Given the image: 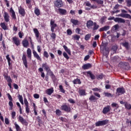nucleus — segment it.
Wrapping results in <instances>:
<instances>
[{
    "instance_id": "25",
    "label": "nucleus",
    "mask_w": 131,
    "mask_h": 131,
    "mask_svg": "<svg viewBox=\"0 0 131 131\" xmlns=\"http://www.w3.org/2000/svg\"><path fill=\"white\" fill-rule=\"evenodd\" d=\"M45 93L49 96H51V95H52V94L54 93V89L53 88L48 89L45 91Z\"/></svg>"
},
{
    "instance_id": "30",
    "label": "nucleus",
    "mask_w": 131,
    "mask_h": 131,
    "mask_svg": "<svg viewBox=\"0 0 131 131\" xmlns=\"http://www.w3.org/2000/svg\"><path fill=\"white\" fill-rule=\"evenodd\" d=\"M48 73H49L50 76L51 77L53 81H55V80L57 79V78H56V76H55V74H54V73L52 71L49 72Z\"/></svg>"
},
{
    "instance_id": "57",
    "label": "nucleus",
    "mask_w": 131,
    "mask_h": 131,
    "mask_svg": "<svg viewBox=\"0 0 131 131\" xmlns=\"http://www.w3.org/2000/svg\"><path fill=\"white\" fill-rule=\"evenodd\" d=\"M97 79H103L104 78V75L103 74H101L100 75H98L97 77Z\"/></svg>"
},
{
    "instance_id": "53",
    "label": "nucleus",
    "mask_w": 131,
    "mask_h": 131,
    "mask_svg": "<svg viewBox=\"0 0 131 131\" xmlns=\"http://www.w3.org/2000/svg\"><path fill=\"white\" fill-rule=\"evenodd\" d=\"M43 57H45V58H46L47 59H48V58H49V53L47 51L43 52Z\"/></svg>"
},
{
    "instance_id": "24",
    "label": "nucleus",
    "mask_w": 131,
    "mask_h": 131,
    "mask_svg": "<svg viewBox=\"0 0 131 131\" xmlns=\"http://www.w3.org/2000/svg\"><path fill=\"white\" fill-rule=\"evenodd\" d=\"M86 73H87L88 75H89V76H90V78H91V79L92 80L96 79V76H95V75H94V74H92V71H89L86 72Z\"/></svg>"
},
{
    "instance_id": "7",
    "label": "nucleus",
    "mask_w": 131,
    "mask_h": 131,
    "mask_svg": "<svg viewBox=\"0 0 131 131\" xmlns=\"http://www.w3.org/2000/svg\"><path fill=\"white\" fill-rule=\"evenodd\" d=\"M7 96L9 100L8 103L9 106H10L9 110H13V107L14 106V104H13V98L9 93H7Z\"/></svg>"
},
{
    "instance_id": "59",
    "label": "nucleus",
    "mask_w": 131,
    "mask_h": 131,
    "mask_svg": "<svg viewBox=\"0 0 131 131\" xmlns=\"http://www.w3.org/2000/svg\"><path fill=\"white\" fill-rule=\"evenodd\" d=\"M67 33L68 35H71L72 34V31L71 29H68L67 30Z\"/></svg>"
},
{
    "instance_id": "15",
    "label": "nucleus",
    "mask_w": 131,
    "mask_h": 131,
    "mask_svg": "<svg viewBox=\"0 0 131 131\" xmlns=\"http://www.w3.org/2000/svg\"><path fill=\"white\" fill-rule=\"evenodd\" d=\"M12 40L13 43H14V45H15L16 47H18V46H20V40L19 39V38L17 37H13L12 38Z\"/></svg>"
},
{
    "instance_id": "5",
    "label": "nucleus",
    "mask_w": 131,
    "mask_h": 131,
    "mask_svg": "<svg viewBox=\"0 0 131 131\" xmlns=\"http://www.w3.org/2000/svg\"><path fill=\"white\" fill-rule=\"evenodd\" d=\"M108 20H114L115 22H118V23H125V20L119 17H111L108 18Z\"/></svg>"
},
{
    "instance_id": "1",
    "label": "nucleus",
    "mask_w": 131,
    "mask_h": 131,
    "mask_svg": "<svg viewBox=\"0 0 131 131\" xmlns=\"http://www.w3.org/2000/svg\"><path fill=\"white\" fill-rule=\"evenodd\" d=\"M107 44L106 43H102L100 45V52L102 53L104 56H108L109 55V49L106 48Z\"/></svg>"
},
{
    "instance_id": "28",
    "label": "nucleus",
    "mask_w": 131,
    "mask_h": 131,
    "mask_svg": "<svg viewBox=\"0 0 131 131\" xmlns=\"http://www.w3.org/2000/svg\"><path fill=\"white\" fill-rule=\"evenodd\" d=\"M119 29V26L118 25H115L112 28V32H116L117 30Z\"/></svg>"
},
{
    "instance_id": "63",
    "label": "nucleus",
    "mask_w": 131,
    "mask_h": 131,
    "mask_svg": "<svg viewBox=\"0 0 131 131\" xmlns=\"http://www.w3.org/2000/svg\"><path fill=\"white\" fill-rule=\"evenodd\" d=\"M12 118L14 119L15 118V116H16V112H12L11 113Z\"/></svg>"
},
{
    "instance_id": "29",
    "label": "nucleus",
    "mask_w": 131,
    "mask_h": 131,
    "mask_svg": "<svg viewBox=\"0 0 131 131\" xmlns=\"http://www.w3.org/2000/svg\"><path fill=\"white\" fill-rule=\"evenodd\" d=\"M62 47L68 55H69V56H71V51L68 48V47L66 45H63Z\"/></svg>"
},
{
    "instance_id": "41",
    "label": "nucleus",
    "mask_w": 131,
    "mask_h": 131,
    "mask_svg": "<svg viewBox=\"0 0 131 131\" xmlns=\"http://www.w3.org/2000/svg\"><path fill=\"white\" fill-rule=\"evenodd\" d=\"M18 98L21 105H24V102H23V97L22 95H20V94H19L18 96Z\"/></svg>"
},
{
    "instance_id": "37",
    "label": "nucleus",
    "mask_w": 131,
    "mask_h": 131,
    "mask_svg": "<svg viewBox=\"0 0 131 131\" xmlns=\"http://www.w3.org/2000/svg\"><path fill=\"white\" fill-rule=\"evenodd\" d=\"M33 31L35 34V36L37 38H38L39 37V32H38V30L37 29H34Z\"/></svg>"
},
{
    "instance_id": "35",
    "label": "nucleus",
    "mask_w": 131,
    "mask_h": 131,
    "mask_svg": "<svg viewBox=\"0 0 131 131\" xmlns=\"http://www.w3.org/2000/svg\"><path fill=\"white\" fill-rule=\"evenodd\" d=\"M93 26H94V27L92 29L93 31H95V30H98V29H99V28L100 27V26H99V25L97 24V23H96V22H94Z\"/></svg>"
},
{
    "instance_id": "12",
    "label": "nucleus",
    "mask_w": 131,
    "mask_h": 131,
    "mask_svg": "<svg viewBox=\"0 0 131 131\" xmlns=\"http://www.w3.org/2000/svg\"><path fill=\"white\" fill-rule=\"evenodd\" d=\"M42 68H43L44 70H46L47 73H49V72H50V71H51V68H50V66L48 64V63L47 62L42 64Z\"/></svg>"
},
{
    "instance_id": "20",
    "label": "nucleus",
    "mask_w": 131,
    "mask_h": 131,
    "mask_svg": "<svg viewBox=\"0 0 131 131\" xmlns=\"http://www.w3.org/2000/svg\"><path fill=\"white\" fill-rule=\"evenodd\" d=\"M92 66L91 63H86L82 66V68L84 69V70H88V69H90V68H92Z\"/></svg>"
},
{
    "instance_id": "47",
    "label": "nucleus",
    "mask_w": 131,
    "mask_h": 131,
    "mask_svg": "<svg viewBox=\"0 0 131 131\" xmlns=\"http://www.w3.org/2000/svg\"><path fill=\"white\" fill-rule=\"evenodd\" d=\"M92 36V34H88L85 36L84 39L85 40H89Z\"/></svg>"
},
{
    "instance_id": "50",
    "label": "nucleus",
    "mask_w": 131,
    "mask_h": 131,
    "mask_svg": "<svg viewBox=\"0 0 131 131\" xmlns=\"http://www.w3.org/2000/svg\"><path fill=\"white\" fill-rule=\"evenodd\" d=\"M29 38L30 39V42L32 49H34V45H33V42H32V39L31 38V37H29Z\"/></svg>"
},
{
    "instance_id": "27",
    "label": "nucleus",
    "mask_w": 131,
    "mask_h": 131,
    "mask_svg": "<svg viewBox=\"0 0 131 131\" xmlns=\"http://www.w3.org/2000/svg\"><path fill=\"white\" fill-rule=\"evenodd\" d=\"M98 98L96 97V96H94V95H91L90 96V98H89V101H90V102H96V101L98 100Z\"/></svg>"
},
{
    "instance_id": "19",
    "label": "nucleus",
    "mask_w": 131,
    "mask_h": 131,
    "mask_svg": "<svg viewBox=\"0 0 131 131\" xmlns=\"http://www.w3.org/2000/svg\"><path fill=\"white\" fill-rule=\"evenodd\" d=\"M94 23L92 20H89L87 21L86 23V27L90 29V28H92L93 26H94Z\"/></svg>"
},
{
    "instance_id": "8",
    "label": "nucleus",
    "mask_w": 131,
    "mask_h": 131,
    "mask_svg": "<svg viewBox=\"0 0 131 131\" xmlns=\"http://www.w3.org/2000/svg\"><path fill=\"white\" fill-rule=\"evenodd\" d=\"M123 94H125V89L123 87L117 89L116 95L118 94V96H120V95H123Z\"/></svg>"
},
{
    "instance_id": "2",
    "label": "nucleus",
    "mask_w": 131,
    "mask_h": 131,
    "mask_svg": "<svg viewBox=\"0 0 131 131\" xmlns=\"http://www.w3.org/2000/svg\"><path fill=\"white\" fill-rule=\"evenodd\" d=\"M119 67H120L122 69H124V70H129V68H130L129 63L125 61H121L119 63Z\"/></svg>"
},
{
    "instance_id": "10",
    "label": "nucleus",
    "mask_w": 131,
    "mask_h": 131,
    "mask_svg": "<svg viewBox=\"0 0 131 131\" xmlns=\"http://www.w3.org/2000/svg\"><path fill=\"white\" fill-rule=\"evenodd\" d=\"M57 13L61 16H65V15H67V10L59 8L57 9Z\"/></svg>"
},
{
    "instance_id": "64",
    "label": "nucleus",
    "mask_w": 131,
    "mask_h": 131,
    "mask_svg": "<svg viewBox=\"0 0 131 131\" xmlns=\"http://www.w3.org/2000/svg\"><path fill=\"white\" fill-rule=\"evenodd\" d=\"M127 7L131 6V0H128L127 1Z\"/></svg>"
},
{
    "instance_id": "17",
    "label": "nucleus",
    "mask_w": 131,
    "mask_h": 131,
    "mask_svg": "<svg viewBox=\"0 0 131 131\" xmlns=\"http://www.w3.org/2000/svg\"><path fill=\"white\" fill-rule=\"evenodd\" d=\"M110 110H111V107L110 105H107L103 108L102 113L103 114H107L108 112H110Z\"/></svg>"
},
{
    "instance_id": "46",
    "label": "nucleus",
    "mask_w": 131,
    "mask_h": 131,
    "mask_svg": "<svg viewBox=\"0 0 131 131\" xmlns=\"http://www.w3.org/2000/svg\"><path fill=\"white\" fill-rule=\"evenodd\" d=\"M14 125L16 131H22L21 130V127H20V126H19V125H18L17 123H15Z\"/></svg>"
},
{
    "instance_id": "44",
    "label": "nucleus",
    "mask_w": 131,
    "mask_h": 131,
    "mask_svg": "<svg viewBox=\"0 0 131 131\" xmlns=\"http://www.w3.org/2000/svg\"><path fill=\"white\" fill-rule=\"evenodd\" d=\"M117 49H118L117 46H114L112 47V50H113V54L116 53V52L117 51Z\"/></svg>"
},
{
    "instance_id": "54",
    "label": "nucleus",
    "mask_w": 131,
    "mask_h": 131,
    "mask_svg": "<svg viewBox=\"0 0 131 131\" xmlns=\"http://www.w3.org/2000/svg\"><path fill=\"white\" fill-rule=\"evenodd\" d=\"M63 56L66 58V59H67V60H69V56L66 52H63Z\"/></svg>"
},
{
    "instance_id": "36",
    "label": "nucleus",
    "mask_w": 131,
    "mask_h": 131,
    "mask_svg": "<svg viewBox=\"0 0 131 131\" xmlns=\"http://www.w3.org/2000/svg\"><path fill=\"white\" fill-rule=\"evenodd\" d=\"M79 38H80V36L77 34H75L72 36V39L73 40H79Z\"/></svg>"
},
{
    "instance_id": "26",
    "label": "nucleus",
    "mask_w": 131,
    "mask_h": 131,
    "mask_svg": "<svg viewBox=\"0 0 131 131\" xmlns=\"http://www.w3.org/2000/svg\"><path fill=\"white\" fill-rule=\"evenodd\" d=\"M70 22H71L73 25H75V26H77V25L79 24V21L74 18L71 19Z\"/></svg>"
},
{
    "instance_id": "38",
    "label": "nucleus",
    "mask_w": 131,
    "mask_h": 131,
    "mask_svg": "<svg viewBox=\"0 0 131 131\" xmlns=\"http://www.w3.org/2000/svg\"><path fill=\"white\" fill-rule=\"evenodd\" d=\"M91 2H95L97 3L98 5H103L104 4V1L102 0H90Z\"/></svg>"
},
{
    "instance_id": "58",
    "label": "nucleus",
    "mask_w": 131,
    "mask_h": 131,
    "mask_svg": "<svg viewBox=\"0 0 131 131\" xmlns=\"http://www.w3.org/2000/svg\"><path fill=\"white\" fill-rule=\"evenodd\" d=\"M68 101L70 104H75V101L72 98L69 99Z\"/></svg>"
},
{
    "instance_id": "49",
    "label": "nucleus",
    "mask_w": 131,
    "mask_h": 131,
    "mask_svg": "<svg viewBox=\"0 0 131 131\" xmlns=\"http://www.w3.org/2000/svg\"><path fill=\"white\" fill-rule=\"evenodd\" d=\"M59 88L60 92H61V93H62L63 94H65V90L63 89V85H60L59 86Z\"/></svg>"
},
{
    "instance_id": "34",
    "label": "nucleus",
    "mask_w": 131,
    "mask_h": 131,
    "mask_svg": "<svg viewBox=\"0 0 131 131\" xmlns=\"http://www.w3.org/2000/svg\"><path fill=\"white\" fill-rule=\"evenodd\" d=\"M10 13L12 14L11 17L12 19H14V20L17 19V17H16V14L15 13V11L12 8L10 9Z\"/></svg>"
},
{
    "instance_id": "48",
    "label": "nucleus",
    "mask_w": 131,
    "mask_h": 131,
    "mask_svg": "<svg viewBox=\"0 0 131 131\" xmlns=\"http://www.w3.org/2000/svg\"><path fill=\"white\" fill-rule=\"evenodd\" d=\"M112 107H113V108L115 107L116 109H118V108H119V105H118V104L116 103H113L112 104Z\"/></svg>"
},
{
    "instance_id": "22",
    "label": "nucleus",
    "mask_w": 131,
    "mask_h": 131,
    "mask_svg": "<svg viewBox=\"0 0 131 131\" xmlns=\"http://www.w3.org/2000/svg\"><path fill=\"white\" fill-rule=\"evenodd\" d=\"M33 54L34 58H36V59H37V60H38L39 61H41V58H40V57L37 54L36 51H35V50L33 51Z\"/></svg>"
},
{
    "instance_id": "51",
    "label": "nucleus",
    "mask_w": 131,
    "mask_h": 131,
    "mask_svg": "<svg viewBox=\"0 0 131 131\" xmlns=\"http://www.w3.org/2000/svg\"><path fill=\"white\" fill-rule=\"evenodd\" d=\"M123 47H124L126 50H128V42H125L124 43H122Z\"/></svg>"
},
{
    "instance_id": "3",
    "label": "nucleus",
    "mask_w": 131,
    "mask_h": 131,
    "mask_svg": "<svg viewBox=\"0 0 131 131\" xmlns=\"http://www.w3.org/2000/svg\"><path fill=\"white\" fill-rule=\"evenodd\" d=\"M4 78L7 80L8 82V85L9 86L10 89H12V82H13V80L11 78V77L9 76L8 73H5L3 75Z\"/></svg>"
},
{
    "instance_id": "31",
    "label": "nucleus",
    "mask_w": 131,
    "mask_h": 131,
    "mask_svg": "<svg viewBox=\"0 0 131 131\" xmlns=\"http://www.w3.org/2000/svg\"><path fill=\"white\" fill-rule=\"evenodd\" d=\"M1 27L4 30H8V26L6 25V23H1L0 24Z\"/></svg>"
},
{
    "instance_id": "32",
    "label": "nucleus",
    "mask_w": 131,
    "mask_h": 131,
    "mask_svg": "<svg viewBox=\"0 0 131 131\" xmlns=\"http://www.w3.org/2000/svg\"><path fill=\"white\" fill-rule=\"evenodd\" d=\"M80 96H86V93H85V90L83 89L79 90L78 91Z\"/></svg>"
},
{
    "instance_id": "9",
    "label": "nucleus",
    "mask_w": 131,
    "mask_h": 131,
    "mask_svg": "<svg viewBox=\"0 0 131 131\" xmlns=\"http://www.w3.org/2000/svg\"><path fill=\"white\" fill-rule=\"evenodd\" d=\"M54 6L56 7V8H62L64 6V4H63V1L62 0H56L54 2Z\"/></svg>"
},
{
    "instance_id": "43",
    "label": "nucleus",
    "mask_w": 131,
    "mask_h": 131,
    "mask_svg": "<svg viewBox=\"0 0 131 131\" xmlns=\"http://www.w3.org/2000/svg\"><path fill=\"white\" fill-rule=\"evenodd\" d=\"M34 13L36 16H39L40 15V11L38 8H36L34 10Z\"/></svg>"
},
{
    "instance_id": "62",
    "label": "nucleus",
    "mask_w": 131,
    "mask_h": 131,
    "mask_svg": "<svg viewBox=\"0 0 131 131\" xmlns=\"http://www.w3.org/2000/svg\"><path fill=\"white\" fill-rule=\"evenodd\" d=\"M91 58V56H90V55H88L84 57V61H88L89 59Z\"/></svg>"
},
{
    "instance_id": "13",
    "label": "nucleus",
    "mask_w": 131,
    "mask_h": 131,
    "mask_svg": "<svg viewBox=\"0 0 131 131\" xmlns=\"http://www.w3.org/2000/svg\"><path fill=\"white\" fill-rule=\"evenodd\" d=\"M18 10L19 15H21L22 17H24L25 16V14H26V12H25V9L20 6L18 7Z\"/></svg>"
},
{
    "instance_id": "6",
    "label": "nucleus",
    "mask_w": 131,
    "mask_h": 131,
    "mask_svg": "<svg viewBox=\"0 0 131 131\" xmlns=\"http://www.w3.org/2000/svg\"><path fill=\"white\" fill-rule=\"evenodd\" d=\"M108 122H109V120H104L102 121H99L95 123L96 126H104V125H106V124H108Z\"/></svg>"
},
{
    "instance_id": "21",
    "label": "nucleus",
    "mask_w": 131,
    "mask_h": 131,
    "mask_svg": "<svg viewBox=\"0 0 131 131\" xmlns=\"http://www.w3.org/2000/svg\"><path fill=\"white\" fill-rule=\"evenodd\" d=\"M4 20L7 23L10 21V15H9V13L7 12L4 13Z\"/></svg>"
},
{
    "instance_id": "11",
    "label": "nucleus",
    "mask_w": 131,
    "mask_h": 131,
    "mask_svg": "<svg viewBox=\"0 0 131 131\" xmlns=\"http://www.w3.org/2000/svg\"><path fill=\"white\" fill-rule=\"evenodd\" d=\"M18 121H20L23 125H25V126H27L28 125V123L27 121L24 119L23 117L21 116H18Z\"/></svg>"
},
{
    "instance_id": "23",
    "label": "nucleus",
    "mask_w": 131,
    "mask_h": 131,
    "mask_svg": "<svg viewBox=\"0 0 131 131\" xmlns=\"http://www.w3.org/2000/svg\"><path fill=\"white\" fill-rule=\"evenodd\" d=\"M110 29V26H105L104 27L101 28L99 30V31L100 32H102L103 31H107V30H109Z\"/></svg>"
},
{
    "instance_id": "56",
    "label": "nucleus",
    "mask_w": 131,
    "mask_h": 131,
    "mask_svg": "<svg viewBox=\"0 0 131 131\" xmlns=\"http://www.w3.org/2000/svg\"><path fill=\"white\" fill-rule=\"evenodd\" d=\"M80 31H81V29H80V28H77L75 30V32L76 33H77V34H81L80 33Z\"/></svg>"
},
{
    "instance_id": "14",
    "label": "nucleus",
    "mask_w": 131,
    "mask_h": 131,
    "mask_svg": "<svg viewBox=\"0 0 131 131\" xmlns=\"http://www.w3.org/2000/svg\"><path fill=\"white\" fill-rule=\"evenodd\" d=\"M50 25L51 26V30L52 32H54V31H55V28L57 27V24H55V20H54V19L50 20Z\"/></svg>"
},
{
    "instance_id": "61",
    "label": "nucleus",
    "mask_w": 131,
    "mask_h": 131,
    "mask_svg": "<svg viewBox=\"0 0 131 131\" xmlns=\"http://www.w3.org/2000/svg\"><path fill=\"white\" fill-rule=\"evenodd\" d=\"M56 34L54 33H52L51 34V37L52 38V39H56Z\"/></svg>"
},
{
    "instance_id": "55",
    "label": "nucleus",
    "mask_w": 131,
    "mask_h": 131,
    "mask_svg": "<svg viewBox=\"0 0 131 131\" xmlns=\"http://www.w3.org/2000/svg\"><path fill=\"white\" fill-rule=\"evenodd\" d=\"M55 113L56 115H58V116H60V115L62 114V112L60 110H56L55 111Z\"/></svg>"
},
{
    "instance_id": "18",
    "label": "nucleus",
    "mask_w": 131,
    "mask_h": 131,
    "mask_svg": "<svg viewBox=\"0 0 131 131\" xmlns=\"http://www.w3.org/2000/svg\"><path fill=\"white\" fill-rule=\"evenodd\" d=\"M22 45L24 48H28V47H29V42L28 41V40H27L26 38H25L22 41Z\"/></svg>"
},
{
    "instance_id": "60",
    "label": "nucleus",
    "mask_w": 131,
    "mask_h": 131,
    "mask_svg": "<svg viewBox=\"0 0 131 131\" xmlns=\"http://www.w3.org/2000/svg\"><path fill=\"white\" fill-rule=\"evenodd\" d=\"M5 121L6 124H7V125L10 124V120H9V119L8 118H5Z\"/></svg>"
},
{
    "instance_id": "45",
    "label": "nucleus",
    "mask_w": 131,
    "mask_h": 131,
    "mask_svg": "<svg viewBox=\"0 0 131 131\" xmlns=\"http://www.w3.org/2000/svg\"><path fill=\"white\" fill-rule=\"evenodd\" d=\"M6 59L8 61L9 66H11V58H10L9 54L6 56Z\"/></svg>"
},
{
    "instance_id": "16",
    "label": "nucleus",
    "mask_w": 131,
    "mask_h": 131,
    "mask_svg": "<svg viewBox=\"0 0 131 131\" xmlns=\"http://www.w3.org/2000/svg\"><path fill=\"white\" fill-rule=\"evenodd\" d=\"M21 59L23 62V64L24 65H25V67H26V68H28L27 59L26 58V55L25 54L23 55Z\"/></svg>"
},
{
    "instance_id": "42",
    "label": "nucleus",
    "mask_w": 131,
    "mask_h": 131,
    "mask_svg": "<svg viewBox=\"0 0 131 131\" xmlns=\"http://www.w3.org/2000/svg\"><path fill=\"white\" fill-rule=\"evenodd\" d=\"M125 107L126 108V109H127L128 110H130L131 109V105L130 104L127 103V102H125Z\"/></svg>"
},
{
    "instance_id": "4",
    "label": "nucleus",
    "mask_w": 131,
    "mask_h": 131,
    "mask_svg": "<svg viewBox=\"0 0 131 131\" xmlns=\"http://www.w3.org/2000/svg\"><path fill=\"white\" fill-rule=\"evenodd\" d=\"M61 110L62 111L67 112V113H70V112H71V107H70V106L66 104H64L61 106Z\"/></svg>"
},
{
    "instance_id": "39",
    "label": "nucleus",
    "mask_w": 131,
    "mask_h": 131,
    "mask_svg": "<svg viewBox=\"0 0 131 131\" xmlns=\"http://www.w3.org/2000/svg\"><path fill=\"white\" fill-rule=\"evenodd\" d=\"M27 54L28 55V58L31 59V49L28 48L27 50Z\"/></svg>"
},
{
    "instance_id": "52",
    "label": "nucleus",
    "mask_w": 131,
    "mask_h": 131,
    "mask_svg": "<svg viewBox=\"0 0 131 131\" xmlns=\"http://www.w3.org/2000/svg\"><path fill=\"white\" fill-rule=\"evenodd\" d=\"M30 112V108H29V105H26V113L27 114H29Z\"/></svg>"
},
{
    "instance_id": "33",
    "label": "nucleus",
    "mask_w": 131,
    "mask_h": 131,
    "mask_svg": "<svg viewBox=\"0 0 131 131\" xmlns=\"http://www.w3.org/2000/svg\"><path fill=\"white\" fill-rule=\"evenodd\" d=\"M73 83L74 84H81V81H80V79H79L78 78L75 79L73 81Z\"/></svg>"
},
{
    "instance_id": "40",
    "label": "nucleus",
    "mask_w": 131,
    "mask_h": 131,
    "mask_svg": "<svg viewBox=\"0 0 131 131\" xmlns=\"http://www.w3.org/2000/svg\"><path fill=\"white\" fill-rule=\"evenodd\" d=\"M104 95L105 97H107V98H113V94L108 92H104Z\"/></svg>"
}]
</instances>
